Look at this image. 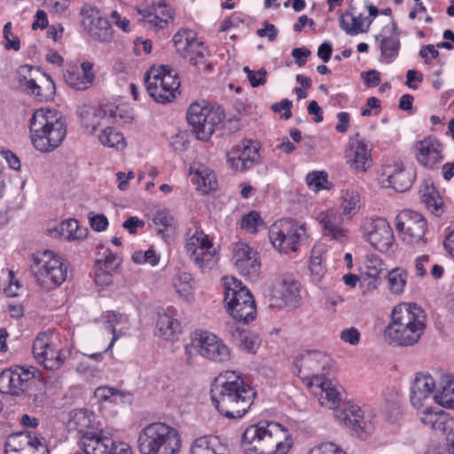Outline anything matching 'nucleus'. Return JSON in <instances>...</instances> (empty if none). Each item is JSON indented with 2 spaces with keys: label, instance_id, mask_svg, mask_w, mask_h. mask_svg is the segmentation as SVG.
I'll return each instance as SVG.
<instances>
[{
  "label": "nucleus",
  "instance_id": "obj_1",
  "mask_svg": "<svg viewBox=\"0 0 454 454\" xmlns=\"http://www.w3.org/2000/svg\"><path fill=\"white\" fill-rule=\"evenodd\" d=\"M223 379L224 381L212 387V402L223 416L240 419L250 409L256 392L236 372H226Z\"/></svg>",
  "mask_w": 454,
  "mask_h": 454
},
{
  "label": "nucleus",
  "instance_id": "obj_2",
  "mask_svg": "<svg viewBox=\"0 0 454 454\" xmlns=\"http://www.w3.org/2000/svg\"><path fill=\"white\" fill-rule=\"evenodd\" d=\"M426 314L414 303H401L394 307L391 323L385 330L390 344L409 347L416 344L426 328Z\"/></svg>",
  "mask_w": 454,
  "mask_h": 454
},
{
  "label": "nucleus",
  "instance_id": "obj_3",
  "mask_svg": "<svg viewBox=\"0 0 454 454\" xmlns=\"http://www.w3.org/2000/svg\"><path fill=\"white\" fill-rule=\"evenodd\" d=\"M241 445L245 454H286L292 440L281 425L260 422L244 431Z\"/></svg>",
  "mask_w": 454,
  "mask_h": 454
},
{
  "label": "nucleus",
  "instance_id": "obj_4",
  "mask_svg": "<svg viewBox=\"0 0 454 454\" xmlns=\"http://www.w3.org/2000/svg\"><path fill=\"white\" fill-rule=\"evenodd\" d=\"M29 131L35 148L42 153H49L61 145L67 135V127L60 113L40 108L30 119Z\"/></svg>",
  "mask_w": 454,
  "mask_h": 454
},
{
  "label": "nucleus",
  "instance_id": "obj_5",
  "mask_svg": "<svg viewBox=\"0 0 454 454\" xmlns=\"http://www.w3.org/2000/svg\"><path fill=\"white\" fill-rule=\"evenodd\" d=\"M137 443L141 454H177L181 449V437L173 427L153 422L141 429Z\"/></svg>",
  "mask_w": 454,
  "mask_h": 454
},
{
  "label": "nucleus",
  "instance_id": "obj_6",
  "mask_svg": "<svg viewBox=\"0 0 454 454\" xmlns=\"http://www.w3.org/2000/svg\"><path fill=\"white\" fill-rule=\"evenodd\" d=\"M30 271L36 283L46 291L59 286L67 276V268L61 257L50 250L33 255Z\"/></svg>",
  "mask_w": 454,
  "mask_h": 454
},
{
  "label": "nucleus",
  "instance_id": "obj_7",
  "mask_svg": "<svg viewBox=\"0 0 454 454\" xmlns=\"http://www.w3.org/2000/svg\"><path fill=\"white\" fill-rule=\"evenodd\" d=\"M224 302L231 316L237 321L249 323L255 318L256 306L252 294L242 283L232 278H223Z\"/></svg>",
  "mask_w": 454,
  "mask_h": 454
},
{
  "label": "nucleus",
  "instance_id": "obj_8",
  "mask_svg": "<svg viewBox=\"0 0 454 454\" xmlns=\"http://www.w3.org/2000/svg\"><path fill=\"white\" fill-rule=\"evenodd\" d=\"M145 84L149 95L158 103H169L176 97L180 80L168 65L151 67L145 74Z\"/></svg>",
  "mask_w": 454,
  "mask_h": 454
},
{
  "label": "nucleus",
  "instance_id": "obj_9",
  "mask_svg": "<svg viewBox=\"0 0 454 454\" xmlns=\"http://www.w3.org/2000/svg\"><path fill=\"white\" fill-rule=\"evenodd\" d=\"M334 416L353 436L361 440H367L375 430L376 415L368 406L346 403L334 411Z\"/></svg>",
  "mask_w": 454,
  "mask_h": 454
},
{
  "label": "nucleus",
  "instance_id": "obj_10",
  "mask_svg": "<svg viewBox=\"0 0 454 454\" xmlns=\"http://www.w3.org/2000/svg\"><path fill=\"white\" fill-rule=\"evenodd\" d=\"M223 119L224 112L221 106H211L206 102L192 103L187 111V121L196 137L201 141L209 140L215 127Z\"/></svg>",
  "mask_w": 454,
  "mask_h": 454
},
{
  "label": "nucleus",
  "instance_id": "obj_11",
  "mask_svg": "<svg viewBox=\"0 0 454 454\" xmlns=\"http://www.w3.org/2000/svg\"><path fill=\"white\" fill-rule=\"evenodd\" d=\"M269 237L276 249L280 253L288 254L297 251L307 235L303 224L290 218H283L270 227Z\"/></svg>",
  "mask_w": 454,
  "mask_h": 454
},
{
  "label": "nucleus",
  "instance_id": "obj_12",
  "mask_svg": "<svg viewBox=\"0 0 454 454\" xmlns=\"http://www.w3.org/2000/svg\"><path fill=\"white\" fill-rule=\"evenodd\" d=\"M333 360L325 353L318 350H307L294 361V373L308 385L317 384L326 377L332 368Z\"/></svg>",
  "mask_w": 454,
  "mask_h": 454
},
{
  "label": "nucleus",
  "instance_id": "obj_13",
  "mask_svg": "<svg viewBox=\"0 0 454 454\" xmlns=\"http://www.w3.org/2000/svg\"><path fill=\"white\" fill-rule=\"evenodd\" d=\"M364 238L381 253H389L395 245L393 230L384 218H368L362 225Z\"/></svg>",
  "mask_w": 454,
  "mask_h": 454
},
{
  "label": "nucleus",
  "instance_id": "obj_14",
  "mask_svg": "<svg viewBox=\"0 0 454 454\" xmlns=\"http://www.w3.org/2000/svg\"><path fill=\"white\" fill-rule=\"evenodd\" d=\"M54 339L53 333H41L33 343L35 358L45 369L50 371L59 369L65 361V356L57 347Z\"/></svg>",
  "mask_w": 454,
  "mask_h": 454
},
{
  "label": "nucleus",
  "instance_id": "obj_15",
  "mask_svg": "<svg viewBox=\"0 0 454 454\" xmlns=\"http://www.w3.org/2000/svg\"><path fill=\"white\" fill-rule=\"evenodd\" d=\"M35 367L17 366L9 368L0 373V392L2 394L21 396V394L36 377Z\"/></svg>",
  "mask_w": 454,
  "mask_h": 454
},
{
  "label": "nucleus",
  "instance_id": "obj_16",
  "mask_svg": "<svg viewBox=\"0 0 454 454\" xmlns=\"http://www.w3.org/2000/svg\"><path fill=\"white\" fill-rule=\"evenodd\" d=\"M395 220L396 230L402 235L404 242L414 245L423 240L427 231V224L421 214L405 209L397 215Z\"/></svg>",
  "mask_w": 454,
  "mask_h": 454
},
{
  "label": "nucleus",
  "instance_id": "obj_17",
  "mask_svg": "<svg viewBox=\"0 0 454 454\" xmlns=\"http://www.w3.org/2000/svg\"><path fill=\"white\" fill-rule=\"evenodd\" d=\"M173 43L180 56L187 59L192 65L198 67L206 63L208 51L195 39L192 31L177 32L173 37Z\"/></svg>",
  "mask_w": 454,
  "mask_h": 454
},
{
  "label": "nucleus",
  "instance_id": "obj_18",
  "mask_svg": "<svg viewBox=\"0 0 454 454\" xmlns=\"http://www.w3.org/2000/svg\"><path fill=\"white\" fill-rule=\"evenodd\" d=\"M82 26L92 38L100 42L113 39L114 31L108 20L99 16L98 10L91 4H84L80 11Z\"/></svg>",
  "mask_w": 454,
  "mask_h": 454
},
{
  "label": "nucleus",
  "instance_id": "obj_19",
  "mask_svg": "<svg viewBox=\"0 0 454 454\" xmlns=\"http://www.w3.org/2000/svg\"><path fill=\"white\" fill-rule=\"evenodd\" d=\"M415 176L411 169H406L402 162L395 160L382 167L379 180L382 187L403 192L411 187Z\"/></svg>",
  "mask_w": 454,
  "mask_h": 454
},
{
  "label": "nucleus",
  "instance_id": "obj_20",
  "mask_svg": "<svg viewBox=\"0 0 454 454\" xmlns=\"http://www.w3.org/2000/svg\"><path fill=\"white\" fill-rule=\"evenodd\" d=\"M33 67L28 65L20 66L16 72V78L20 85L32 95L36 100L47 101L52 98L55 94V85L50 76L45 77L43 85L37 84L32 74Z\"/></svg>",
  "mask_w": 454,
  "mask_h": 454
},
{
  "label": "nucleus",
  "instance_id": "obj_21",
  "mask_svg": "<svg viewBox=\"0 0 454 454\" xmlns=\"http://www.w3.org/2000/svg\"><path fill=\"white\" fill-rule=\"evenodd\" d=\"M5 454H49V450L43 437L25 431L9 437Z\"/></svg>",
  "mask_w": 454,
  "mask_h": 454
},
{
  "label": "nucleus",
  "instance_id": "obj_22",
  "mask_svg": "<svg viewBox=\"0 0 454 454\" xmlns=\"http://www.w3.org/2000/svg\"><path fill=\"white\" fill-rule=\"evenodd\" d=\"M232 251V260L238 271L248 279H256L261 270L258 252L243 242L233 244Z\"/></svg>",
  "mask_w": 454,
  "mask_h": 454
},
{
  "label": "nucleus",
  "instance_id": "obj_23",
  "mask_svg": "<svg viewBox=\"0 0 454 454\" xmlns=\"http://www.w3.org/2000/svg\"><path fill=\"white\" fill-rule=\"evenodd\" d=\"M132 119L130 113L124 111L123 108L113 103H106L94 111L91 117L84 120L85 128L90 133H94L98 127L101 126L102 121L107 123H125Z\"/></svg>",
  "mask_w": 454,
  "mask_h": 454
},
{
  "label": "nucleus",
  "instance_id": "obj_24",
  "mask_svg": "<svg viewBox=\"0 0 454 454\" xmlns=\"http://www.w3.org/2000/svg\"><path fill=\"white\" fill-rule=\"evenodd\" d=\"M200 356L213 362H225L231 357V351L216 335L208 332H197Z\"/></svg>",
  "mask_w": 454,
  "mask_h": 454
},
{
  "label": "nucleus",
  "instance_id": "obj_25",
  "mask_svg": "<svg viewBox=\"0 0 454 454\" xmlns=\"http://www.w3.org/2000/svg\"><path fill=\"white\" fill-rule=\"evenodd\" d=\"M416 159L426 168H436L443 160L442 145L433 137H427L415 145Z\"/></svg>",
  "mask_w": 454,
  "mask_h": 454
},
{
  "label": "nucleus",
  "instance_id": "obj_26",
  "mask_svg": "<svg viewBox=\"0 0 454 454\" xmlns=\"http://www.w3.org/2000/svg\"><path fill=\"white\" fill-rule=\"evenodd\" d=\"M317 221L321 225L325 237L339 242L347 239L348 229L342 224L348 220L337 211L333 209L322 211L317 215Z\"/></svg>",
  "mask_w": 454,
  "mask_h": 454
},
{
  "label": "nucleus",
  "instance_id": "obj_27",
  "mask_svg": "<svg viewBox=\"0 0 454 454\" xmlns=\"http://www.w3.org/2000/svg\"><path fill=\"white\" fill-rule=\"evenodd\" d=\"M260 160L259 146L252 141H243L238 147L237 156L228 154L231 167L239 171H245Z\"/></svg>",
  "mask_w": 454,
  "mask_h": 454
},
{
  "label": "nucleus",
  "instance_id": "obj_28",
  "mask_svg": "<svg viewBox=\"0 0 454 454\" xmlns=\"http://www.w3.org/2000/svg\"><path fill=\"white\" fill-rule=\"evenodd\" d=\"M175 316V309L171 307L157 312L155 318L157 335L167 340H174L181 333V325Z\"/></svg>",
  "mask_w": 454,
  "mask_h": 454
},
{
  "label": "nucleus",
  "instance_id": "obj_29",
  "mask_svg": "<svg viewBox=\"0 0 454 454\" xmlns=\"http://www.w3.org/2000/svg\"><path fill=\"white\" fill-rule=\"evenodd\" d=\"M116 444L103 430L87 434L82 440L85 454H112Z\"/></svg>",
  "mask_w": 454,
  "mask_h": 454
},
{
  "label": "nucleus",
  "instance_id": "obj_30",
  "mask_svg": "<svg viewBox=\"0 0 454 454\" xmlns=\"http://www.w3.org/2000/svg\"><path fill=\"white\" fill-rule=\"evenodd\" d=\"M346 159L352 168L365 172L372 164L368 144L363 139L352 141L346 151Z\"/></svg>",
  "mask_w": 454,
  "mask_h": 454
},
{
  "label": "nucleus",
  "instance_id": "obj_31",
  "mask_svg": "<svg viewBox=\"0 0 454 454\" xmlns=\"http://www.w3.org/2000/svg\"><path fill=\"white\" fill-rule=\"evenodd\" d=\"M137 12L143 16L144 21L150 24L155 30L163 28L169 20H173L174 14L172 9L165 2L138 9Z\"/></svg>",
  "mask_w": 454,
  "mask_h": 454
},
{
  "label": "nucleus",
  "instance_id": "obj_32",
  "mask_svg": "<svg viewBox=\"0 0 454 454\" xmlns=\"http://www.w3.org/2000/svg\"><path fill=\"white\" fill-rule=\"evenodd\" d=\"M435 388V380L427 372H419L416 375L411 391V402L414 407L422 406L423 400L427 399Z\"/></svg>",
  "mask_w": 454,
  "mask_h": 454
},
{
  "label": "nucleus",
  "instance_id": "obj_33",
  "mask_svg": "<svg viewBox=\"0 0 454 454\" xmlns=\"http://www.w3.org/2000/svg\"><path fill=\"white\" fill-rule=\"evenodd\" d=\"M94 77L92 64L90 62L82 63L80 70H67L64 74V79L68 86L77 90L88 89L92 84Z\"/></svg>",
  "mask_w": 454,
  "mask_h": 454
},
{
  "label": "nucleus",
  "instance_id": "obj_34",
  "mask_svg": "<svg viewBox=\"0 0 454 454\" xmlns=\"http://www.w3.org/2000/svg\"><path fill=\"white\" fill-rule=\"evenodd\" d=\"M420 200L425 207L435 216L444 213V202L433 183L426 180L419 189Z\"/></svg>",
  "mask_w": 454,
  "mask_h": 454
},
{
  "label": "nucleus",
  "instance_id": "obj_35",
  "mask_svg": "<svg viewBox=\"0 0 454 454\" xmlns=\"http://www.w3.org/2000/svg\"><path fill=\"white\" fill-rule=\"evenodd\" d=\"M273 296L286 305L295 306L300 299L299 283L291 278H283L273 286Z\"/></svg>",
  "mask_w": 454,
  "mask_h": 454
},
{
  "label": "nucleus",
  "instance_id": "obj_36",
  "mask_svg": "<svg viewBox=\"0 0 454 454\" xmlns=\"http://www.w3.org/2000/svg\"><path fill=\"white\" fill-rule=\"evenodd\" d=\"M313 386L320 388L321 393L318 397V403L321 406L334 409L340 403L341 387L333 380L325 377L317 384H313Z\"/></svg>",
  "mask_w": 454,
  "mask_h": 454
},
{
  "label": "nucleus",
  "instance_id": "obj_37",
  "mask_svg": "<svg viewBox=\"0 0 454 454\" xmlns=\"http://www.w3.org/2000/svg\"><path fill=\"white\" fill-rule=\"evenodd\" d=\"M225 447L216 436L205 435L197 438L191 448L192 454H223Z\"/></svg>",
  "mask_w": 454,
  "mask_h": 454
},
{
  "label": "nucleus",
  "instance_id": "obj_38",
  "mask_svg": "<svg viewBox=\"0 0 454 454\" xmlns=\"http://www.w3.org/2000/svg\"><path fill=\"white\" fill-rule=\"evenodd\" d=\"M91 414L87 410H75L70 413L68 427L76 430L81 434V441L87 434H93L91 427Z\"/></svg>",
  "mask_w": 454,
  "mask_h": 454
},
{
  "label": "nucleus",
  "instance_id": "obj_39",
  "mask_svg": "<svg viewBox=\"0 0 454 454\" xmlns=\"http://www.w3.org/2000/svg\"><path fill=\"white\" fill-rule=\"evenodd\" d=\"M364 23V18L362 15L355 16L350 11H347L344 14L341 13L340 17V27L350 35L367 32L372 20H369L365 27Z\"/></svg>",
  "mask_w": 454,
  "mask_h": 454
},
{
  "label": "nucleus",
  "instance_id": "obj_40",
  "mask_svg": "<svg viewBox=\"0 0 454 454\" xmlns=\"http://www.w3.org/2000/svg\"><path fill=\"white\" fill-rule=\"evenodd\" d=\"M434 401L441 406L448 409L454 408V379L445 377L440 383L439 388L434 396Z\"/></svg>",
  "mask_w": 454,
  "mask_h": 454
},
{
  "label": "nucleus",
  "instance_id": "obj_41",
  "mask_svg": "<svg viewBox=\"0 0 454 454\" xmlns=\"http://www.w3.org/2000/svg\"><path fill=\"white\" fill-rule=\"evenodd\" d=\"M45 386L39 377H35L31 384L21 394L27 403L34 407L41 406L45 399Z\"/></svg>",
  "mask_w": 454,
  "mask_h": 454
},
{
  "label": "nucleus",
  "instance_id": "obj_42",
  "mask_svg": "<svg viewBox=\"0 0 454 454\" xmlns=\"http://www.w3.org/2000/svg\"><path fill=\"white\" fill-rule=\"evenodd\" d=\"M190 257L202 271L212 269L218 260L215 248L212 244L210 247H202L196 253L190 255Z\"/></svg>",
  "mask_w": 454,
  "mask_h": 454
},
{
  "label": "nucleus",
  "instance_id": "obj_43",
  "mask_svg": "<svg viewBox=\"0 0 454 454\" xmlns=\"http://www.w3.org/2000/svg\"><path fill=\"white\" fill-rule=\"evenodd\" d=\"M125 320V317L122 314H120L115 311H108L106 316L105 320V326L106 329H108L113 333V338L108 344V346L102 351V352H97L92 354H88L87 356L90 358H92L94 360H100L102 354L107 352L112 347L114 346V341L117 339V336L115 335V325L118 324L122 323Z\"/></svg>",
  "mask_w": 454,
  "mask_h": 454
},
{
  "label": "nucleus",
  "instance_id": "obj_44",
  "mask_svg": "<svg viewBox=\"0 0 454 454\" xmlns=\"http://www.w3.org/2000/svg\"><path fill=\"white\" fill-rule=\"evenodd\" d=\"M197 183L198 189L204 193L214 191L217 187L216 178L215 174L204 166H200L195 171L194 176Z\"/></svg>",
  "mask_w": 454,
  "mask_h": 454
},
{
  "label": "nucleus",
  "instance_id": "obj_45",
  "mask_svg": "<svg viewBox=\"0 0 454 454\" xmlns=\"http://www.w3.org/2000/svg\"><path fill=\"white\" fill-rule=\"evenodd\" d=\"M381 59L386 63H391L397 56L400 48L398 35L393 34L384 37L380 42Z\"/></svg>",
  "mask_w": 454,
  "mask_h": 454
},
{
  "label": "nucleus",
  "instance_id": "obj_46",
  "mask_svg": "<svg viewBox=\"0 0 454 454\" xmlns=\"http://www.w3.org/2000/svg\"><path fill=\"white\" fill-rule=\"evenodd\" d=\"M342 203L340 215H344L347 220H349L355 215L359 209V195L355 191H345L341 195Z\"/></svg>",
  "mask_w": 454,
  "mask_h": 454
},
{
  "label": "nucleus",
  "instance_id": "obj_47",
  "mask_svg": "<svg viewBox=\"0 0 454 454\" xmlns=\"http://www.w3.org/2000/svg\"><path fill=\"white\" fill-rule=\"evenodd\" d=\"M100 143L108 147L122 149L125 147L123 135L113 127H106L98 135Z\"/></svg>",
  "mask_w": 454,
  "mask_h": 454
},
{
  "label": "nucleus",
  "instance_id": "obj_48",
  "mask_svg": "<svg viewBox=\"0 0 454 454\" xmlns=\"http://www.w3.org/2000/svg\"><path fill=\"white\" fill-rule=\"evenodd\" d=\"M192 281L193 279L190 273L182 272L173 278V286L181 297L188 299L192 294Z\"/></svg>",
  "mask_w": 454,
  "mask_h": 454
},
{
  "label": "nucleus",
  "instance_id": "obj_49",
  "mask_svg": "<svg viewBox=\"0 0 454 454\" xmlns=\"http://www.w3.org/2000/svg\"><path fill=\"white\" fill-rule=\"evenodd\" d=\"M227 331L232 340L247 351H252L254 341L244 330L239 329L234 324H227Z\"/></svg>",
  "mask_w": 454,
  "mask_h": 454
},
{
  "label": "nucleus",
  "instance_id": "obj_50",
  "mask_svg": "<svg viewBox=\"0 0 454 454\" xmlns=\"http://www.w3.org/2000/svg\"><path fill=\"white\" fill-rule=\"evenodd\" d=\"M387 280L392 293L401 294L406 285L407 272L400 268L394 269L388 273Z\"/></svg>",
  "mask_w": 454,
  "mask_h": 454
},
{
  "label": "nucleus",
  "instance_id": "obj_51",
  "mask_svg": "<svg viewBox=\"0 0 454 454\" xmlns=\"http://www.w3.org/2000/svg\"><path fill=\"white\" fill-rule=\"evenodd\" d=\"M211 247V242L207 237L202 232L196 231L186 240L185 249L189 255L196 253L200 248H208Z\"/></svg>",
  "mask_w": 454,
  "mask_h": 454
},
{
  "label": "nucleus",
  "instance_id": "obj_52",
  "mask_svg": "<svg viewBox=\"0 0 454 454\" xmlns=\"http://www.w3.org/2000/svg\"><path fill=\"white\" fill-rule=\"evenodd\" d=\"M132 261L137 264L148 263L151 266H156L159 263L160 256L153 249L147 251H136L132 254Z\"/></svg>",
  "mask_w": 454,
  "mask_h": 454
},
{
  "label": "nucleus",
  "instance_id": "obj_53",
  "mask_svg": "<svg viewBox=\"0 0 454 454\" xmlns=\"http://www.w3.org/2000/svg\"><path fill=\"white\" fill-rule=\"evenodd\" d=\"M3 34L4 47L6 50H13L15 51H18L20 49V42L19 37L12 34L11 22H7L4 26Z\"/></svg>",
  "mask_w": 454,
  "mask_h": 454
},
{
  "label": "nucleus",
  "instance_id": "obj_54",
  "mask_svg": "<svg viewBox=\"0 0 454 454\" xmlns=\"http://www.w3.org/2000/svg\"><path fill=\"white\" fill-rule=\"evenodd\" d=\"M453 424V420L450 418L447 412L439 411L436 419H434V426L433 430L446 434L452 430Z\"/></svg>",
  "mask_w": 454,
  "mask_h": 454
},
{
  "label": "nucleus",
  "instance_id": "obj_55",
  "mask_svg": "<svg viewBox=\"0 0 454 454\" xmlns=\"http://www.w3.org/2000/svg\"><path fill=\"white\" fill-rule=\"evenodd\" d=\"M200 343L198 340L197 332H194L191 336L190 343H187L184 346L185 362L187 364H192L194 363L195 356L200 355Z\"/></svg>",
  "mask_w": 454,
  "mask_h": 454
},
{
  "label": "nucleus",
  "instance_id": "obj_56",
  "mask_svg": "<svg viewBox=\"0 0 454 454\" xmlns=\"http://www.w3.org/2000/svg\"><path fill=\"white\" fill-rule=\"evenodd\" d=\"M245 74L252 87L256 88L266 82L267 71L264 67H261L258 71L251 70L248 67L243 68Z\"/></svg>",
  "mask_w": 454,
  "mask_h": 454
},
{
  "label": "nucleus",
  "instance_id": "obj_57",
  "mask_svg": "<svg viewBox=\"0 0 454 454\" xmlns=\"http://www.w3.org/2000/svg\"><path fill=\"white\" fill-rule=\"evenodd\" d=\"M60 230L62 232H67V239H77L83 236V231L79 228L78 222L74 219L61 223Z\"/></svg>",
  "mask_w": 454,
  "mask_h": 454
},
{
  "label": "nucleus",
  "instance_id": "obj_58",
  "mask_svg": "<svg viewBox=\"0 0 454 454\" xmlns=\"http://www.w3.org/2000/svg\"><path fill=\"white\" fill-rule=\"evenodd\" d=\"M262 223L260 215L257 212H250L245 215L241 220V228L254 233L259 224Z\"/></svg>",
  "mask_w": 454,
  "mask_h": 454
},
{
  "label": "nucleus",
  "instance_id": "obj_59",
  "mask_svg": "<svg viewBox=\"0 0 454 454\" xmlns=\"http://www.w3.org/2000/svg\"><path fill=\"white\" fill-rule=\"evenodd\" d=\"M155 225H160L162 229L159 231L162 232L164 230L174 225V218L167 209L158 210L153 219Z\"/></svg>",
  "mask_w": 454,
  "mask_h": 454
},
{
  "label": "nucleus",
  "instance_id": "obj_60",
  "mask_svg": "<svg viewBox=\"0 0 454 454\" xmlns=\"http://www.w3.org/2000/svg\"><path fill=\"white\" fill-rule=\"evenodd\" d=\"M47 7L51 13L57 15H68L70 0H47Z\"/></svg>",
  "mask_w": 454,
  "mask_h": 454
},
{
  "label": "nucleus",
  "instance_id": "obj_61",
  "mask_svg": "<svg viewBox=\"0 0 454 454\" xmlns=\"http://www.w3.org/2000/svg\"><path fill=\"white\" fill-rule=\"evenodd\" d=\"M306 182L309 187H313L315 191H319L327 182V175L324 172L313 171L307 175Z\"/></svg>",
  "mask_w": 454,
  "mask_h": 454
},
{
  "label": "nucleus",
  "instance_id": "obj_62",
  "mask_svg": "<svg viewBox=\"0 0 454 454\" xmlns=\"http://www.w3.org/2000/svg\"><path fill=\"white\" fill-rule=\"evenodd\" d=\"M309 454H347L340 447L333 442H324L313 448Z\"/></svg>",
  "mask_w": 454,
  "mask_h": 454
},
{
  "label": "nucleus",
  "instance_id": "obj_63",
  "mask_svg": "<svg viewBox=\"0 0 454 454\" xmlns=\"http://www.w3.org/2000/svg\"><path fill=\"white\" fill-rule=\"evenodd\" d=\"M309 270L313 281L319 282L325 273V268L322 265L320 257H312L309 263Z\"/></svg>",
  "mask_w": 454,
  "mask_h": 454
},
{
  "label": "nucleus",
  "instance_id": "obj_64",
  "mask_svg": "<svg viewBox=\"0 0 454 454\" xmlns=\"http://www.w3.org/2000/svg\"><path fill=\"white\" fill-rule=\"evenodd\" d=\"M104 259L98 261L99 263H103L105 271H111L117 269L121 264V259L109 249H106Z\"/></svg>",
  "mask_w": 454,
  "mask_h": 454
}]
</instances>
